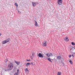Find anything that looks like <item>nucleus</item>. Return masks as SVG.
I'll return each mask as SVG.
<instances>
[{"mask_svg":"<svg viewBox=\"0 0 75 75\" xmlns=\"http://www.w3.org/2000/svg\"><path fill=\"white\" fill-rule=\"evenodd\" d=\"M5 41L6 42V43H7V42H9V41H10V39L8 38L6 40H5Z\"/></svg>","mask_w":75,"mask_h":75,"instance_id":"nucleus-13","label":"nucleus"},{"mask_svg":"<svg viewBox=\"0 0 75 75\" xmlns=\"http://www.w3.org/2000/svg\"><path fill=\"white\" fill-rule=\"evenodd\" d=\"M61 56H57L56 57V59L55 58H54V61H57V60H61Z\"/></svg>","mask_w":75,"mask_h":75,"instance_id":"nucleus-5","label":"nucleus"},{"mask_svg":"<svg viewBox=\"0 0 75 75\" xmlns=\"http://www.w3.org/2000/svg\"><path fill=\"white\" fill-rule=\"evenodd\" d=\"M69 62H70L71 64L72 65V64H73V62H72V61L69 60Z\"/></svg>","mask_w":75,"mask_h":75,"instance_id":"nucleus-20","label":"nucleus"},{"mask_svg":"<svg viewBox=\"0 0 75 75\" xmlns=\"http://www.w3.org/2000/svg\"><path fill=\"white\" fill-rule=\"evenodd\" d=\"M30 64H31L32 65H34V64H33V62H31Z\"/></svg>","mask_w":75,"mask_h":75,"instance_id":"nucleus-25","label":"nucleus"},{"mask_svg":"<svg viewBox=\"0 0 75 75\" xmlns=\"http://www.w3.org/2000/svg\"><path fill=\"white\" fill-rule=\"evenodd\" d=\"M26 60L27 61H31L30 59H29V60H28V59H26Z\"/></svg>","mask_w":75,"mask_h":75,"instance_id":"nucleus-24","label":"nucleus"},{"mask_svg":"<svg viewBox=\"0 0 75 75\" xmlns=\"http://www.w3.org/2000/svg\"><path fill=\"white\" fill-rule=\"evenodd\" d=\"M43 47H46L47 46V41H45L43 42Z\"/></svg>","mask_w":75,"mask_h":75,"instance_id":"nucleus-8","label":"nucleus"},{"mask_svg":"<svg viewBox=\"0 0 75 75\" xmlns=\"http://www.w3.org/2000/svg\"><path fill=\"white\" fill-rule=\"evenodd\" d=\"M72 56H73V57H74V54H72Z\"/></svg>","mask_w":75,"mask_h":75,"instance_id":"nucleus-27","label":"nucleus"},{"mask_svg":"<svg viewBox=\"0 0 75 75\" xmlns=\"http://www.w3.org/2000/svg\"><path fill=\"white\" fill-rule=\"evenodd\" d=\"M32 4L33 5V7H35V6H36V4H38V3L37 2H32Z\"/></svg>","mask_w":75,"mask_h":75,"instance_id":"nucleus-7","label":"nucleus"},{"mask_svg":"<svg viewBox=\"0 0 75 75\" xmlns=\"http://www.w3.org/2000/svg\"><path fill=\"white\" fill-rule=\"evenodd\" d=\"M14 75H16V74H15Z\"/></svg>","mask_w":75,"mask_h":75,"instance_id":"nucleus-32","label":"nucleus"},{"mask_svg":"<svg viewBox=\"0 0 75 75\" xmlns=\"http://www.w3.org/2000/svg\"><path fill=\"white\" fill-rule=\"evenodd\" d=\"M6 41L5 40H4L3 41H2V44H6Z\"/></svg>","mask_w":75,"mask_h":75,"instance_id":"nucleus-14","label":"nucleus"},{"mask_svg":"<svg viewBox=\"0 0 75 75\" xmlns=\"http://www.w3.org/2000/svg\"><path fill=\"white\" fill-rule=\"evenodd\" d=\"M62 0H57V3L59 4V5H61L62 4Z\"/></svg>","mask_w":75,"mask_h":75,"instance_id":"nucleus-6","label":"nucleus"},{"mask_svg":"<svg viewBox=\"0 0 75 75\" xmlns=\"http://www.w3.org/2000/svg\"><path fill=\"white\" fill-rule=\"evenodd\" d=\"M31 65V64H30V63H27L26 64V67H28V66H29V65Z\"/></svg>","mask_w":75,"mask_h":75,"instance_id":"nucleus-16","label":"nucleus"},{"mask_svg":"<svg viewBox=\"0 0 75 75\" xmlns=\"http://www.w3.org/2000/svg\"><path fill=\"white\" fill-rule=\"evenodd\" d=\"M16 75H19V74H16Z\"/></svg>","mask_w":75,"mask_h":75,"instance_id":"nucleus-31","label":"nucleus"},{"mask_svg":"<svg viewBox=\"0 0 75 75\" xmlns=\"http://www.w3.org/2000/svg\"><path fill=\"white\" fill-rule=\"evenodd\" d=\"M64 40L66 42H68V41H69V39H68V38L67 37H66V38H65L64 39Z\"/></svg>","mask_w":75,"mask_h":75,"instance_id":"nucleus-11","label":"nucleus"},{"mask_svg":"<svg viewBox=\"0 0 75 75\" xmlns=\"http://www.w3.org/2000/svg\"><path fill=\"white\" fill-rule=\"evenodd\" d=\"M61 63H62V64H64V63H63V62H61Z\"/></svg>","mask_w":75,"mask_h":75,"instance_id":"nucleus-29","label":"nucleus"},{"mask_svg":"<svg viewBox=\"0 0 75 75\" xmlns=\"http://www.w3.org/2000/svg\"><path fill=\"white\" fill-rule=\"evenodd\" d=\"M34 55H35V53H34V52L33 51H32L30 56L31 59H33V57Z\"/></svg>","mask_w":75,"mask_h":75,"instance_id":"nucleus-4","label":"nucleus"},{"mask_svg":"<svg viewBox=\"0 0 75 75\" xmlns=\"http://www.w3.org/2000/svg\"><path fill=\"white\" fill-rule=\"evenodd\" d=\"M5 71H8V70L6 69V70H5Z\"/></svg>","mask_w":75,"mask_h":75,"instance_id":"nucleus-30","label":"nucleus"},{"mask_svg":"<svg viewBox=\"0 0 75 75\" xmlns=\"http://www.w3.org/2000/svg\"><path fill=\"white\" fill-rule=\"evenodd\" d=\"M4 61L5 62H7L8 61V60L7 59H6Z\"/></svg>","mask_w":75,"mask_h":75,"instance_id":"nucleus-22","label":"nucleus"},{"mask_svg":"<svg viewBox=\"0 0 75 75\" xmlns=\"http://www.w3.org/2000/svg\"><path fill=\"white\" fill-rule=\"evenodd\" d=\"M71 44L72 45H75V43L74 42H71Z\"/></svg>","mask_w":75,"mask_h":75,"instance_id":"nucleus-21","label":"nucleus"},{"mask_svg":"<svg viewBox=\"0 0 75 75\" xmlns=\"http://www.w3.org/2000/svg\"><path fill=\"white\" fill-rule=\"evenodd\" d=\"M38 56L41 58H44V54H42L40 53H39L38 54Z\"/></svg>","mask_w":75,"mask_h":75,"instance_id":"nucleus-10","label":"nucleus"},{"mask_svg":"<svg viewBox=\"0 0 75 75\" xmlns=\"http://www.w3.org/2000/svg\"><path fill=\"white\" fill-rule=\"evenodd\" d=\"M16 10H17V11H18L19 14H21V12L20 11L18 10V9H16Z\"/></svg>","mask_w":75,"mask_h":75,"instance_id":"nucleus-17","label":"nucleus"},{"mask_svg":"<svg viewBox=\"0 0 75 75\" xmlns=\"http://www.w3.org/2000/svg\"><path fill=\"white\" fill-rule=\"evenodd\" d=\"M46 55L47 57H49V58H48L47 59V60H48L50 62H51L52 63V61H51V59H50V58H52L53 57V54H52L51 53H47L46 54Z\"/></svg>","mask_w":75,"mask_h":75,"instance_id":"nucleus-1","label":"nucleus"},{"mask_svg":"<svg viewBox=\"0 0 75 75\" xmlns=\"http://www.w3.org/2000/svg\"><path fill=\"white\" fill-rule=\"evenodd\" d=\"M61 75V73L60 72H58L57 73V75Z\"/></svg>","mask_w":75,"mask_h":75,"instance_id":"nucleus-18","label":"nucleus"},{"mask_svg":"<svg viewBox=\"0 0 75 75\" xmlns=\"http://www.w3.org/2000/svg\"><path fill=\"white\" fill-rule=\"evenodd\" d=\"M25 72L27 74H28V73H29V71L28 69H25Z\"/></svg>","mask_w":75,"mask_h":75,"instance_id":"nucleus-12","label":"nucleus"},{"mask_svg":"<svg viewBox=\"0 0 75 75\" xmlns=\"http://www.w3.org/2000/svg\"><path fill=\"white\" fill-rule=\"evenodd\" d=\"M15 62L18 65H19L20 64V62H17V61H15Z\"/></svg>","mask_w":75,"mask_h":75,"instance_id":"nucleus-15","label":"nucleus"},{"mask_svg":"<svg viewBox=\"0 0 75 75\" xmlns=\"http://www.w3.org/2000/svg\"><path fill=\"white\" fill-rule=\"evenodd\" d=\"M19 71V69H18L17 70V73H16V74H19V73H18V72Z\"/></svg>","mask_w":75,"mask_h":75,"instance_id":"nucleus-23","label":"nucleus"},{"mask_svg":"<svg viewBox=\"0 0 75 75\" xmlns=\"http://www.w3.org/2000/svg\"><path fill=\"white\" fill-rule=\"evenodd\" d=\"M35 21V25L36 27H38V24L35 20L34 21Z\"/></svg>","mask_w":75,"mask_h":75,"instance_id":"nucleus-9","label":"nucleus"},{"mask_svg":"<svg viewBox=\"0 0 75 75\" xmlns=\"http://www.w3.org/2000/svg\"><path fill=\"white\" fill-rule=\"evenodd\" d=\"M70 52L75 55V48L74 47H72L71 48L70 50Z\"/></svg>","mask_w":75,"mask_h":75,"instance_id":"nucleus-3","label":"nucleus"},{"mask_svg":"<svg viewBox=\"0 0 75 75\" xmlns=\"http://www.w3.org/2000/svg\"><path fill=\"white\" fill-rule=\"evenodd\" d=\"M72 57V56L71 55H69V57Z\"/></svg>","mask_w":75,"mask_h":75,"instance_id":"nucleus-26","label":"nucleus"},{"mask_svg":"<svg viewBox=\"0 0 75 75\" xmlns=\"http://www.w3.org/2000/svg\"><path fill=\"white\" fill-rule=\"evenodd\" d=\"M15 6H16V7H18V4H17V3H15Z\"/></svg>","mask_w":75,"mask_h":75,"instance_id":"nucleus-19","label":"nucleus"},{"mask_svg":"<svg viewBox=\"0 0 75 75\" xmlns=\"http://www.w3.org/2000/svg\"><path fill=\"white\" fill-rule=\"evenodd\" d=\"M13 64L12 63L9 64L8 67V70H11L13 68Z\"/></svg>","mask_w":75,"mask_h":75,"instance_id":"nucleus-2","label":"nucleus"},{"mask_svg":"<svg viewBox=\"0 0 75 75\" xmlns=\"http://www.w3.org/2000/svg\"><path fill=\"white\" fill-rule=\"evenodd\" d=\"M1 35H2V34L0 33V36H1Z\"/></svg>","mask_w":75,"mask_h":75,"instance_id":"nucleus-28","label":"nucleus"}]
</instances>
